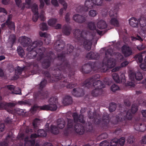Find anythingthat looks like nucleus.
<instances>
[{"label":"nucleus","mask_w":146,"mask_h":146,"mask_svg":"<svg viewBox=\"0 0 146 146\" xmlns=\"http://www.w3.org/2000/svg\"><path fill=\"white\" fill-rule=\"evenodd\" d=\"M119 88L118 86L115 84L112 85L111 87V90L113 92L119 90Z\"/></svg>","instance_id":"bf43d9fd"},{"label":"nucleus","mask_w":146,"mask_h":146,"mask_svg":"<svg viewBox=\"0 0 146 146\" xmlns=\"http://www.w3.org/2000/svg\"><path fill=\"white\" fill-rule=\"evenodd\" d=\"M112 78L116 82L119 83L120 82V79L119 76L116 73H113L112 74Z\"/></svg>","instance_id":"c03bdc74"},{"label":"nucleus","mask_w":146,"mask_h":146,"mask_svg":"<svg viewBox=\"0 0 146 146\" xmlns=\"http://www.w3.org/2000/svg\"><path fill=\"white\" fill-rule=\"evenodd\" d=\"M10 40L12 44H13L16 40V37L14 35H13L10 36Z\"/></svg>","instance_id":"774afa93"},{"label":"nucleus","mask_w":146,"mask_h":146,"mask_svg":"<svg viewBox=\"0 0 146 146\" xmlns=\"http://www.w3.org/2000/svg\"><path fill=\"white\" fill-rule=\"evenodd\" d=\"M12 93L13 94L22 95L21 90L19 88L15 89L13 91H12Z\"/></svg>","instance_id":"4d7b16f0"},{"label":"nucleus","mask_w":146,"mask_h":146,"mask_svg":"<svg viewBox=\"0 0 146 146\" xmlns=\"http://www.w3.org/2000/svg\"><path fill=\"white\" fill-rule=\"evenodd\" d=\"M95 66V63L90 62L83 66L80 69V71L83 73L88 74L91 72V68H94Z\"/></svg>","instance_id":"9d476101"},{"label":"nucleus","mask_w":146,"mask_h":146,"mask_svg":"<svg viewBox=\"0 0 146 146\" xmlns=\"http://www.w3.org/2000/svg\"><path fill=\"white\" fill-rule=\"evenodd\" d=\"M109 116L108 115H104L102 117V121H101L102 123V126L107 127L109 122Z\"/></svg>","instance_id":"bb28decb"},{"label":"nucleus","mask_w":146,"mask_h":146,"mask_svg":"<svg viewBox=\"0 0 146 146\" xmlns=\"http://www.w3.org/2000/svg\"><path fill=\"white\" fill-rule=\"evenodd\" d=\"M72 116L73 117L74 121L75 122L77 123L78 121H79L80 123H84L85 121L84 119V116L80 114L78 115V113L76 112L74 113Z\"/></svg>","instance_id":"f3484780"},{"label":"nucleus","mask_w":146,"mask_h":146,"mask_svg":"<svg viewBox=\"0 0 146 146\" xmlns=\"http://www.w3.org/2000/svg\"><path fill=\"white\" fill-rule=\"evenodd\" d=\"M72 102V99L71 96L66 95L63 99L62 103L65 105H68L71 104Z\"/></svg>","instance_id":"a878e982"},{"label":"nucleus","mask_w":146,"mask_h":146,"mask_svg":"<svg viewBox=\"0 0 146 146\" xmlns=\"http://www.w3.org/2000/svg\"><path fill=\"white\" fill-rule=\"evenodd\" d=\"M17 51L18 54L20 57H23L25 55V52L21 46H18L17 48Z\"/></svg>","instance_id":"c9c22d12"},{"label":"nucleus","mask_w":146,"mask_h":146,"mask_svg":"<svg viewBox=\"0 0 146 146\" xmlns=\"http://www.w3.org/2000/svg\"><path fill=\"white\" fill-rule=\"evenodd\" d=\"M20 42L24 47H27L33 46V43H31V40L30 38L25 36H23L20 38Z\"/></svg>","instance_id":"4468645a"},{"label":"nucleus","mask_w":146,"mask_h":146,"mask_svg":"<svg viewBox=\"0 0 146 146\" xmlns=\"http://www.w3.org/2000/svg\"><path fill=\"white\" fill-rule=\"evenodd\" d=\"M135 139L133 135H130L128 137L127 142L129 144H132L135 141Z\"/></svg>","instance_id":"5fc2aeb1"},{"label":"nucleus","mask_w":146,"mask_h":146,"mask_svg":"<svg viewBox=\"0 0 146 146\" xmlns=\"http://www.w3.org/2000/svg\"><path fill=\"white\" fill-rule=\"evenodd\" d=\"M13 17V15L12 14H9L8 15L7 20L6 21V23L8 24L9 23L12 27H14V29H15V23L12 21L11 20Z\"/></svg>","instance_id":"473e14b6"},{"label":"nucleus","mask_w":146,"mask_h":146,"mask_svg":"<svg viewBox=\"0 0 146 146\" xmlns=\"http://www.w3.org/2000/svg\"><path fill=\"white\" fill-rule=\"evenodd\" d=\"M121 51L125 57H128L132 54L133 51L131 48L126 45H124L121 47Z\"/></svg>","instance_id":"f8f14e48"},{"label":"nucleus","mask_w":146,"mask_h":146,"mask_svg":"<svg viewBox=\"0 0 146 146\" xmlns=\"http://www.w3.org/2000/svg\"><path fill=\"white\" fill-rule=\"evenodd\" d=\"M55 49L57 51L60 52L63 49L65 46L64 41L61 40H58L54 44Z\"/></svg>","instance_id":"dca6fc26"},{"label":"nucleus","mask_w":146,"mask_h":146,"mask_svg":"<svg viewBox=\"0 0 146 146\" xmlns=\"http://www.w3.org/2000/svg\"><path fill=\"white\" fill-rule=\"evenodd\" d=\"M38 134L39 137H45L47 133L43 129H40L38 131Z\"/></svg>","instance_id":"a19ab883"},{"label":"nucleus","mask_w":146,"mask_h":146,"mask_svg":"<svg viewBox=\"0 0 146 146\" xmlns=\"http://www.w3.org/2000/svg\"><path fill=\"white\" fill-rule=\"evenodd\" d=\"M73 18L75 21L80 23L85 22L86 19L85 17L78 14L74 15Z\"/></svg>","instance_id":"aec40b11"},{"label":"nucleus","mask_w":146,"mask_h":146,"mask_svg":"<svg viewBox=\"0 0 146 146\" xmlns=\"http://www.w3.org/2000/svg\"><path fill=\"white\" fill-rule=\"evenodd\" d=\"M120 82L123 84L125 83L126 82V80L125 74L123 73L121 74L120 76Z\"/></svg>","instance_id":"6e6d98bb"},{"label":"nucleus","mask_w":146,"mask_h":146,"mask_svg":"<svg viewBox=\"0 0 146 146\" xmlns=\"http://www.w3.org/2000/svg\"><path fill=\"white\" fill-rule=\"evenodd\" d=\"M48 105H45L40 106L39 108L41 110L55 111L56 110L58 103L57 99L56 97H52L49 99Z\"/></svg>","instance_id":"6e6552de"},{"label":"nucleus","mask_w":146,"mask_h":146,"mask_svg":"<svg viewBox=\"0 0 146 146\" xmlns=\"http://www.w3.org/2000/svg\"><path fill=\"white\" fill-rule=\"evenodd\" d=\"M72 94L73 95L76 97L83 96L84 94V90L80 88H74L72 91Z\"/></svg>","instance_id":"2eb2a0df"},{"label":"nucleus","mask_w":146,"mask_h":146,"mask_svg":"<svg viewBox=\"0 0 146 146\" xmlns=\"http://www.w3.org/2000/svg\"><path fill=\"white\" fill-rule=\"evenodd\" d=\"M134 58L140 63H141L143 60V56L141 53H139L136 54Z\"/></svg>","instance_id":"37998d69"},{"label":"nucleus","mask_w":146,"mask_h":146,"mask_svg":"<svg viewBox=\"0 0 146 146\" xmlns=\"http://www.w3.org/2000/svg\"><path fill=\"white\" fill-rule=\"evenodd\" d=\"M57 125L58 127L60 129H62L65 127V122L62 118H60L57 120Z\"/></svg>","instance_id":"7c9ffc66"},{"label":"nucleus","mask_w":146,"mask_h":146,"mask_svg":"<svg viewBox=\"0 0 146 146\" xmlns=\"http://www.w3.org/2000/svg\"><path fill=\"white\" fill-rule=\"evenodd\" d=\"M88 116L90 119H93L94 122L98 124L101 123V118L99 114L96 112L92 113L91 111L88 112Z\"/></svg>","instance_id":"9b49d317"},{"label":"nucleus","mask_w":146,"mask_h":146,"mask_svg":"<svg viewBox=\"0 0 146 146\" xmlns=\"http://www.w3.org/2000/svg\"><path fill=\"white\" fill-rule=\"evenodd\" d=\"M43 44V42L41 40H37L33 43V46H30L27 47V50L28 51L26 54V58L29 59H35L38 56L37 60L39 61L44 57V53L45 51V48L41 46Z\"/></svg>","instance_id":"7ed1b4c3"},{"label":"nucleus","mask_w":146,"mask_h":146,"mask_svg":"<svg viewBox=\"0 0 146 146\" xmlns=\"http://www.w3.org/2000/svg\"><path fill=\"white\" fill-rule=\"evenodd\" d=\"M74 35L75 38L80 42L81 44L83 43V46L86 50H90L92 45V40L87 39L88 36L87 31H82L79 29H76L74 32Z\"/></svg>","instance_id":"20e7f679"},{"label":"nucleus","mask_w":146,"mask_h":146,"mask_svg":"<svg viewBox=\"0 0 146 146\" xmlns=\"http://www.w3.org/2000/svg\"><path fill=\"white\" fill-rule=\"evenodd\" d=\"M100 57V54L97 52H94L90 51L86 55V57L89 60L94 59L97 60Z\"/></svg>","instance_id":"6ab92c4d"},{"label":"nucleus","mask_w":146,"mask_h":146,"mask_svg":"<svg viewBox=\"0 0 146 146\" xmlns=\"http://www.w3.org/2000/svg\"><path fill=\"white\" fill-rule=\"evenodd\" d=\"M74 129L76 133L79 135H82L84 133L85 129L83 126L79 123H76L74 126Z\"/></svg>","instance_id":"a211bd4d"},{"label":"nucleus","mask_w":146,"mask_h":146,"mask_svg":"<svg viewBox=\"0 0 146 146\" xmlns=\"http://www.w3.org/2000/svg\"><path fill=\"white\" fill-rule=\"evenodd\" d=\"M50 130L52 133L54 134H57L59 133L58 127L56 126L53 125H51Z\"/></svg>","instance_id":"2f4dec72"},{"label":"nucleus","mask_w":146,"mask_h":146,"mask_svg":"<svg viewBox=\"0 0 146 146\" xmlns=\"http://www.w3.org/2000/svg\"><path fill=\"white\" fill-rule=\"evenodd\" d=\"M69 133V131L68 128L65 129L62 132V134L64 136H68Z\"/></svg>","instance_id":"e2e57ef3"},{"label":"nucleus","mask_w":146,"mask_h":146,"mask_svg":"<svg viewBox=\"0 0 146 146\" xmlns=\"http://www.w3.org/2000/svg\"><path fill=\"white\" fill-rule=\"evenodd\" d=\"M6 25L9 28V29L13 30H15V29H14V27H12V26H11L9 23L8 24L7 23H6V21H5V23H2L1 25V26L2 28H4L5 27Z\"/></svg>","instance_id":"8fccbe9b"},{"label":"nucleus","mask_w":146,"mask_h":146,"mask_svg":"<svg viewBox=\"0 0 146 146\" xmlns=\"http://www.w3.org/2000/svg\"><path fill=\"white\" fill-rule=\"evenodd\" d=\"M97 27L100 29H104L107 27V25L105 21L100 20L97 24Z\"/></svg>","instance_id":"c756f323"},{"label":"nucleus","mask_w":146,"mask_h":146,"mask_svg":"<svg viewBox=\"0 0 146 146\" xmlns=\"http://www.w3.org/2000/svg\"><path fill=\"white\" fill-rule=\"evenodd\" d=\"M125 143V138L124 137H121L119 139H118V144L120 146H123Z\"/></svg>","instance_id":"3c124183"},{"label":"nucleus","mask_w":146,"mask_h":146,"mask_svg":"<svg viewBox=\"0 0 146 146\" xmlns=\"http://www.w3.org/2000/svg\"><path fill=\"white\" fill-rule=\"evenodd\" d=\"M47 83L46 80L44 79L41 81L39 84V89L41 90L38 91L34 94L33 97L36 100L44 99L46 98L48 96L49 93L47 91H43L42 90L45 87Z\"/></svg>","instance_id":"0eeeda50"},{"label":"nucleus","mask_w":146,"mask_h":146,"mask_svg":"<svg viewBox=\"0 0 146 146\" xmlns=\"http://www.w3.org/2000/svg\"><path fill=\"white\" fill-rule=\"evenodd\" d=\"M72 29L70 27L66 25H64L62 28V32L64 35H69Z\"/></svg>","instance_id":"393cba45"},{"label":"nucleus","mask_w":146,"mask_h":146,"mask_svg":"<svg viewBox=\"0 0 146 146\" xmlns=\"http://www.w3.org/2000/svg\"><path fill=\"white\" fill-rule=\"evenodd\" d=\"M15 2L16 5L19 8H21V10H23L25 7V4L22 3L21 0H15Z\"/></svg>","instance_id":"72a5a7b5"},{"label":"nucleus","mask_w":146,"mask_h":146,"mask_svg":"<svg viewBox=\"0 0 146 146\" xmlns=\"http://www.w3.org/2000/svg\"><path fill=\"white\" fill-rule=\"evenodd\" d=\"M118 10V8L117 7L111 9L110 10L109 13V15L110 17H118L117 12Z\"/></svg>","instance_id":"c85d7f7f"},{"label":"nucleus","mask_w":146,"mask_h":146,"mask_svg":"<svg viewBox=\"0 0 146 146\" xmlns=\"http://www.w3.org/2000/svg\"><path fill=\"white\" fill-rule=\"evenodd\" d=\"M31 66H33L34 68H33V70H32L31 71H30L29 72L28 75H33L35 74L36 72V71L34 69L35 68H37L38 66V64L36 63H31Z\"/></svg>","instance_id":"f704fd0d"},{"label":"nucleus","mask_w":146,"mask_h":146,"mask_svg":"<svg viewBox=\"0 0 146 146\" xmlns=\"http://www.w3.org/2000/svg\"><path fill=\"white\" fill-rule=\"evenodd\" d=\"M145 45L143 44H140L137 46V48L139 50H141L145 48Z\"/></svg>","instance_id":"69168bd1"},{"label":"nucleus","mask_w":146,"mask_h":146,"mask_svg":"<svg viewBox=\"0 0 146 146\" xmlns=\"http://www.w3.org/2000/svg\"><path fill=\"white\" fill-rule=\"evenodd\" d=\"M100 75L98 74H95L89 78L86 79L83 83V86L89 88L94 87L95 89L91 92V95L94 97H96L102 93V88L105 87V84H108L107 78H105L103 80L104 82L98 79L100 77Z\"/></svg>","instance_id":"f03ea898"},{"label":"nucleus","mask_w":146,"mask_h":146,"mask_svg":"<svg viewBox=\"0 0 146 146\" xmlns=\"http://www.w3.org/2000/svg\"><path fill=\"white\" fill-rule=\"evenodd\" d=\"M39 13H34L33 15V20L34 22H36L39 17Z\"/></svg>","instance_id":"680f3d73"},{"label":"nucleus","mask_w":146,"mask_h":146,"mask_svg":"<svg viewBox=\"0 0 146 146\" xmlns=\"http://www.w3.org/2000/svg\"><path fill=\"white\" fill-rule=\"evenodd\" d=\"M112 50L111 49H107L106 52L105 57L102 61V71L103 72H106L108 68H111L115 65V62L113 59L110 57L112 55Z\"/></svg>","instance_id":"423d86ee"},{"label":"nucleus","mask_w":146,"mask_h":146,"mask_svg":"<svg viewBox=\"0 0 146 146\" xmlns=\"http://www.w3.org/2000/svg\"><path fill=\"white\" fill-rule=\"evenodd\" d=\"M88 26L90 30L92 31L95 30L100 35H102V31L96 29L95 24L94 22H89L88 24Z\"/></svg>","instance_id":"4be33fe9"},{"label":"nucleus","mask_w":146,"mask_h":146,"mask_svg":"<svg viewBox=\"0 0 146 146\" xmlns=\"http://www.w3.org/2000/svg\"><path fill=\"white\" fill-rule=\"evenodd\" d=\"M44 53V57L42 59L45 58L41 62V64L42 68L47 69L50 66L52 58V55L53 53L52 51H50L46 53L45 51Z\"/></svg>","instance_id":"1a4fd4ad"},{"label":"nucleus","mask_w":146,"mask_h":146,"mask_svg":"<svg viewBox=\"0 0 146 146\" xmlns=\"http://www.w3.org/2000/svg\"><path fill=\"white\" fill-rule=\"evenodd\" d=\"M32 2V0H25V5H26V7L29 8L31 7Z\"/></svg>","instance_id":"603ef678"},{"label":"nucleus","mask_w":146,"mask_h":146,"mask_svg":"<svg viewBox=\"0 0 146 146\" xmlns=\"http://www.w3.org/2000/svg\"><path fill=\"white\" fill-rule=\"evenodd\" d=\"M117 17H113L110 21L111 25H114L116 27H118L119 25V22L117 19Z\"/></svg>","instance_id":"58836bf2"},{"label":"nucleus","mask_w":146,"mask_h":146,"mask_svg":"<svg viewBox=\"0 0 146 146\" xmlns=\"http://www.w3.org/2000/svg\"><path fill=\"white\" fill-rule=\"evenodd\" d=\"M138 107L137 104H134L132 106L131 110H129L127 112L123 111L117 115L116 118L117 122H126L128 120H131L133 117L132 114L135 113L137 111Z\"/></svg>","instance_id":"39448f33"},{"label":"nucleus","mask_w":146,"mask_h":146,"mask_svg":"<svg viewBox=\"0 0 146 146\" xmlns=\"http://www.w3.org/2000/svg\"><path fill=\"white\" fill-rule=\"evenodd\" d=\"M140 21V18L138 21L134 17H132L130 18L129 21L130 25L133 27H137L138 26L139 21Z\"/></svg>","instance_id":"b1692460"},{"label":"nucleus","mask_w":146,"mask_h":146,"mask_svg":"<svg viewBox=\"0 0 146 146\" xmlns=\"http://www.w3.org/2000/svg\"><path fill=\"white\" fill-rule=\"evenodd\" d=\"M16 104L11 102L7 103L5 102H0V109H7L9 108H12L15 106Z\"/></svg>","instance_id":"412c9836"},{"label":"nucleus","mask_w":146,"mask_h":146,"mask_svg":"<svg viewBox=\"0 0 146 146\" xmlns=\"http://www.w3.org/2000/svg\"><path fill=\"white\" fill-rule=\"evenodd\" d=\"M97 14V12L94 10H91L89 12V15L94 17L96 16Z\"/></svg>","instance_id":"0e129e2a"},{"label":"nucleus","mask_w":146,"mask_h":146,"mask_svg":"<svg viewBox=\"0 0 146 146\" xmlns=\"http://www.w3.org/2000/svg\"><path fill=\"white\" fill-rule=\"evenodd\" d=\"M139 22L141 29L143 31H146V18L141 17Z\"/></svg>","instance_id":"cd10ccee"},{"label":"nucleus","mask_w":146,"mask_h":146,"mask_svg":"<svg viewBox=\"0 0 146 146\" xmlns=\"http://www.w3.org/2000/svg\"><path fill=\"white\" fill-rule=\"evenodd\" d=\"M24 70V68L18 67L15 70V73L19 75H21L22 72Z\"/></svg>","instance_id":"052dcab7"},{"label":"nucleus","mask_w":146,"mask_h":146,"mask_svg":"<svg viewBox=\"0 0 146 146\" xmlns=\"http://www.w3.org/2000/svg\"><path fill=\"white\" fill-rule=\"evenodd\" d=\"M57 21V19L52 18L49 19L48 21V23L49 26L52 27H55Z\"/></svg>","instance_id":"e433bc0d"},{"label":"nucleus","mask_w":146,"mask_h":146,"mask_svg":"<svg viewBox=\"0 0 146 146\" xmlns=\"http://www.w3.org/2000/svg\"><path fill=\"white\" fill-rule=\"evenodd\" d=\"M35 143V140H25L24 144L25 146H33Z\"/></svg>","instance_id":"4c0bfd02"},{"label":"nucleus","mask_w":146,"mask_h":146,"mask_svg":"<svg viewBox=\"0 0 146 146\" xmlns=\"http://www.w3.org/2000/svg\"><path fill=\"white\" fill-rule=\"evenodd\" d=\"M66 47V51H62V53L58 54V60L61 63H57L56 67H53L50 69L52 75L48 71H43L42 73L47 78L49 82H58L61 87L66 86L68 89H71L74 87L76 84L70 83L66 84L69 80L67 79L66 77L68 75L71 79L70 80H74V70L71 68L68 60L66 58L65 54L72 53L75 58L79 56L80 54L78 53V50L76 52H72L74 47L70 44H68Z\"/></svg>","instance_id":"f257e3e1"},{"label":"nucleus","mask_w":146,"mask_h":146,"mask_svg":"<svg viewBox=\"0 0 146 146\" xmlns=\"http://www.w3.org/2000/svg\"><path fill=\"white\" fill-rule=\"evenodd\" d=\"M117 144H118V139L116 138L112 140L110 143V146H116Z\"/></svg>","instance_id":"09e8293b"},{"label":"nucleus","mask_w":146,"mask_h":146,"mask_svg":"<svg viewBox=\"0 0 146 146\" xmlns=\"http://www.w3.org/2000/svg\"><path fill=\"white\" fill-rule=\"evenodd\" d=\"M74 124V121L71 119H68L67 127L68 128H71L73 127Z\"/></svg>","instance_id":"49530a36"},{"label":"nucleus","mask_w":146,"mask_h":146,"mask_svg":"<svg viewBox=\"0 0 146 146\" xmlns=\"http://www.w3.org/2000/svg\"><path fill=\"white\" fill-rule=\"evenodd\" d=\"M15 111L16 113L18 115H25L26 111L25 110H24L22 109H20L19 108H17L15 110Z\"/></svg>","instance_id":"79ce46f5"},{"label":"nucleus","mask_w":146,"mask_h":146,"mask_svg":"<svg viewBox=\"0 0 146 146\" xmlns=\"http://www.w3.org/2000/svg\"><path fill=\"white\" fill-rule=\"evenodd\" d=\"M31 9L32 11L34 13H38V6L35 3L33 5Z\"/></svg>","instance_id":"a18cd8bd"},{"label":"nucleus","mask_w":146,"mask_h":146,"mask_svg":"<svg viewBox=\"0 0 146 146\" xmlns=\"http://www.w3.org/2000/svg\"><path fill=\"white\" fill-rule=\"evenodd\" d=\"M39 120H40L39 119L37 118H35L33 120V125L34 127L35 128L37 127V123L38 122V121Z\"/></svg>","instance_id":"338daca9"},{"label":"nucleus","mask_w":146,"mask_h":146,"mask_svg":"<svg viewBox=\"0 0 146 146\" xmlns=\"http://www.w3.org/2000/svg\"><path fill=\"white\" fill-rule=\"evenodd\" d=\"M58 2L59 3L63 5L64 9V10L66 11L67 8V3L65 2V1L64 0H58Z\"/></svg>","instance_id":"13d9d810"},{"label":"nucleus","mask_w":146,"mask_h":146,"mask_svg":"<svg viewBox=\"0 0 146 146\" xmlns=\"http://www.w3.org/2000/svg\"><path fill=\"white\" fill-rule=\"evenodd\" d=\"M40 29L42 31L46 30L48 29V26L46 23H42L40 25Z\"/></svg>","instance_id":"de8ad7c7"},{"label":"nucleus","mask_w":146,"mask_h":146,"mask_svg":"<svg viewBox=\"0 0 146 146\" xmlns=\"http://www.w3.org/2000/svg\"><path fill=\"white\" fill-rule=\"evenodd\" d=\"M134 127L137 131L144 132L146 130V125L144 124L137 123L134 125Z\"/></svg>","instance_id":"5701e85b"},{"label":"nucleus","mask_w":146,"mask_h":146,"mask_svg":"<svg viewBox=\"0 0 146 146\" xmlns=\"http://www.w3.org/2000/svg\"><path fill=\"white\" fill-rule=\"evenodd\" d=\"M116 108V105L114 102H112L110 103L109 110L110 112H112L114 111Z\"/></svg>","instance_id":"ea45409f"},{"label":"nucleus","mask_w":146,"mask_h":146,"mask_svg":"<svg viewBox=\"0 0 146 146\" xmlns=\"http://www.w3.org/2000/svg\"><path fill=\"white\" fill-rule=\"evenodd\" d=\"M129 77L131 81H134L135 80H140L143 78V76L141 73L139 72H132L129 74Z\"/></svg>","instance_id":"ddd939ff"},{"label":"nucleus","mask_w":146,"mask_h":146,"mask_svg":"<svg viewBox=\"0 0 146 146\" xmlns=\"http://www.w3.org/2000/svg\"><path fill=\"white\" fill-rule=\"evenodd\" d=\"M131 40L133 41H135L136 40H138L140 41L141 42L143 40V38H141V36L137 35L136 37H132Z\"/></svg>","instance_id":"864d4df0"}]
</instances>
